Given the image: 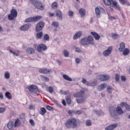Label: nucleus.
<instances>
[{
	"instance_id": "nucleus-1",
	"label": "nucleus",
	"mask_w": 130,
	"mask_h": 130,
	"mask_svg": "<svg viewBox=\"0 0 130 130\" xmlns=\"http://www.w3.org/2000/svg\"><path fill=\"white\" fill-rule=\"evenodd\" d=\"M64 125L67 128H76L78 126L77 119L74 118L69 119L65 122Z\"/></svg>"
},
{
	"instance_id": "nucleus-2",
	"label": "nucleus",
	"mask_w": 130,
	"mask_h": 130,
	"mask_svg": "<svg viewBox=\"0 0 130 130\" xmlns=\"http://www.w3.org/2000/svg\"><path fill=\"white\" fill-rule=\"evenodd\" d=\"M82 45H88V44H94V38L92 36H88V38H85L81 40Z\"/></svg>"
},
{
	"instance_id": "nucleus-3",
	"label": "nucleus",
	"mask_w": 130,
	"mask_h": 130,
	"mask_svg": "<svg viewBox=\"0 0 130 130\" xmlns=\"http://www.w3.org/2000/svg\"><path fill=\"white\" fill-rule=\"evenodd\" d=\"M17 17H18V12L17 10L13 7L10 11V14L8 15V19L10 21H13V20H14L15 18H17Z\"/></svg>"
},
{
	"instance_id": "nucleus-4",
	"label": "nucleus",
	"mask_w": 130,
	"mask_h": 130,
	"mask_svg": "<svg viewBox=\"0 0 130 130\" xmlns=\"http://www.w3.org/2000/svg\"><path fill=\"white\" fill-rule=\"evenodd\" d=\"M29 2H30V3H31V4H33L34 6L38 9V10H40L41 11L44 10V7L41 2L37 0H29Z\"/></svg>"
},
{
	"instance_id": "nucleus-5",
	"label": "nucleus",
	"mask_w": 130,
	"mask_h": 130,
	"mask_svg": "<svg viewBox=\"0 0 130 130\" xmlns=\"http://www.w3.org/2000/svg\"><path fill=\"white\" fill-rule=\"evenodd\" d=\"M27 89L30 93H34V94H36L37 93H39L40 92V90L38 89V87L37 85L33 84L27 87Z\"/></svg>"
},
{
	"instance_id": "nucleus-6",
	"label": "nucleus",
	"mask_w": 130,
	"mask_h": 130,
	"mask_svg": "<svg viewBox=\"0 0 130 130\" xmlns=\"http://www.w3.org/2000/svg\"><path fill=\"white\" fill-rule=\"evenodd\" d=\"M42 18V16H37L35 17H29L28 18H27L25 20V23H29V22H36L37 21H39V20H40Z\"/></svg>"
},
{
	"instance_id": "nucleus-7",
	"label": "nucleus",
	"mask_w": 130,
	"mask_h": 130,
	"mask_svg": "<svg viewBox=\"0 0 130 130\" xmlns=\"http://www.w3.org/2000/svg\"><path fill=\"white\" fill-rule=\"evenodd\" d=\"M104 3L106 6H111L112 4L113 8H115L117 6V2L113 1V0H103Z\"/></svg>"
},
{
	"instance_id": "nucleus-8",
	"label": "nucleus",
	"mask_w": 130,
	"mask_h": 130,
	"mask_svg": "<svg viewBox=\"0 0 130 130\" xmlns=\"http://www.w3.org/2000/svg\"><path fill=\"white\" fill-rule=\"evenodd\" d=\"M47 50V47L44 44H40L38 45L37 50L38 52H41L42 51H45Z\"/></svg>"
},
{
	"instance_id": "nucleus-9",
	"label": "nucleus",
	"mask_w": 130,
	"mask_h": 130,
	"mask_svg": "<svg viewBox=\"0 0 130 130\" xmlns=\"http://www.w3.org/2000/svg\"><path fill=\"white\" fill-rule=\"evenodd\" d=\"M44 27V22L43 21H40L37 24L36 26V31L37 32H40Z\"/></svg>"
},
{
	"instance_id": "nucleus-10",
	"label": "nucleus",
	"mask_w": 130,
	"mask_h": 130,
	"mask_svg": "<svg viewBox=\"0 0 130 130\" xmlns=\"http://www.w3.org/2000/svg\"><path fill=\"white\" fill-rule=\"evenodd\" d=\"M83 96H85V91L83 90H80L74 94V97L76 98H82Z\"/></svg>"
},
{
	"instance_id": "nucleus-11",
	"label": "nucleus",
	"mask_w": 130,
	"mask_h": 130,
	"mask_svg": "<svg viewBox=\"0 0 130 130\" xmlns=\"http://www.w3.org/2000/svg\"><path fill=\"white\" fill-rule=\"evenodd\" d=\"M39 72L41 74H50V73H52V70L46 68H41L39 69Z\"/></svg>"
},
{
	"instance_id": "nucleus-12",
	"label": "nucleus",
	"mask_w": 130,
	"mask_h": 130,
	"mask_svg": "<svg viewBox=\"0 0 130 130\" xmlns=\"http://www.w3.org/2000/svg\"><path fill=\"white\" fill-rule=\"evenodd\" d=\"M113 48L112 46H110L109 47L107 50H105L103 52L104 56H108V55L111 53Z\"/></svg>"
},
{
	"instance_id": "nucleus-13",
	"label": "nucleus",
	"mask_w": 130,
	"mask_h": 130,
	"mask_svg": "<svg viewBox=\"0 0 130 130\" xmlns=\"http://www.w3.org/2000/svg\"><path fill=\"white\" fill-rule=\"evenodd\" d=\"M95 12L96 16H100V14H101L102 12H104V9H103V7H98L95 8Z\"/></svg>"
},
{
	"instance_id": "nucleus-14",
	"label": "nucleus",
	"mask_w": 130,
	"mask_h": 130,
	"mask_svg": "<svg viewBox=\"0 0 130 130\" xmlns=\"http://www.w3.org/2000/svg\"><path fill=\"white\" fill-rule=\"evenodd\" d=\"M98 79L99 80H100V81H107L108 80H109L110 77L108 75H101L98 76Z\"/></svg>"
},
{
	"instance_id": "nucleus-15",
	"label": "nucleus",
	"mask_w": 130,
	"mask_h": 130,
	"mask_svg": "<svg viewBox=\"0 0 130 130\" xmlns=\"http://www.w3.org/2000/svg\"><path fill=\"white\" fill-rule=\"evenodd\" d=\"M116 127H117V123H114L107 126L105 130H113Z\"/></svg>"
},
{
	"instance_id": "nucleus-16",
	"label": "nucleus",
	"mask_w": 130,
	"mask_h": 130,
	"mask_svg": "<svg viewBox=\"0 0 130 130\" xmlns=\"http://www.w3.org/2000/svg\"><path fill=\"white\" fill-rule=\"evenodd\" d=\"M55 14L56 17L58 18L60 20H62V13L61 11L59 10H57L55 11Z\"/></svg>"
},
{
	"instance_id": "nucleus-17",
	"label": "nucleus",
	"mask_w": 130,
	"mask_h": 130,
	"mask_svg": "<svg viewBox=\"0 0 130 130\" xmlns=\"http://www.w3.org/2000/svg\"><path fill=\"white\" fill-rule=\"evenodd\" d=\"M30 26H31V25H30L29 24H25V25L21 26L20 27V29L21 31H27V30H28V29H29V28H30Z\"/></svg>"
},
{
	"instance_id": "nucleus-18",
	"label": "nucleus",
	"mask_w": 130,
	"mask_h": 130,
	"mask_svg": "<svg viewBox=\"0 0 130 130\" xmlns=\"http://www.w3.org/2000/svg\"><path fill=\"white\" fill-rule=\"evenodd\" d=\"M107 86V84L106 83H103V84H100L98 86V89L99 91H102V90H104Z\"/></svg>"
},
{
	"instance_id": "nucleus-19",
	"label": "nucleus",
	"mask_w": 130,
	"mask_h": 130,
	"mask_svg": "<svg viewBox=\"0 0 130 130\" xmlns=\"http://www.w3.org/2000/svg\"><path fill=\"white\" fill-rule=\"evenodd\" d=\"M26 53H28V54H34L35 53V50L31 47L26 49Z\"/></svg>"
},
{
	"instance_id": "nucleus-20",
	"label": "nucleus",
	"mask_w": 130,
	"mask_h": 130,
	"mask_svg": "<svg viewBox=\"0 0 130 130\" xmlns=\"http://www.w3.org/2000/svg\"><path fill=\"white\" fill-rule=\"evenodd\" d=\"M90 34L93 36L95 40H99L100 39V36L97 32H91Z\"/></svg>"
},
{
	"instance_id": "nucleus-21",
	"label": "nucleus",
	"mask_w": 130,
	"mask_h": 130,
	"mask_svg": "<svg viewBox=\"0 0 130 130\" xmlns=\"http://www.w3.org/2000/svg\"><path fill=\"white\" fill-rule=\"evenodd\" d=\"M124 49H125V44L121 42L120 44V48H118V50L120 51V52H122Z\"/></svg>"
},
{
	"instance_id": "nucleus-22",
	"label": "nucleus",
	"mask_w": 130,
	"mask_h": 130,
	"mask_svg": "<svg viewBox=\"0 0 130 130\" xmlns=\"http://www.w3.org/2000/svg\"><path fill=\"white\" fill-rule=\"evenodd\" d=\"M82 36V32L78 31L76 34H75L73 37V39L75 40V39H78V38H80Z\"/></svg>"
},
{
	"instance_id": "nucleus-23",
	"label": "nucleus",
	"mask_w": 130,
	"mask_h": 130,
	"mask_svg": "<svg viewBox=\"0 0 130 130\" xmlns=\"http://www.w3.org/2000/svg\"><path fill=\"white\" fill-rule=\"evenodd\" d=\"M79 14L81 15V17H84L86 16V10L83 8H81L79 11Z\"/></svg>"
},
{
	"instance_id": "nucleus-24",
	"label": "nucleus",
	"mask_w": 130,
	"mask_h": 130,
	"mask_svg": "<svg viewBox=\"0 0 130 130\" xmlns=\"http://www.w3.org/2000/svg\"><path fill=\"white\" fill-rule=\"evenodd\" d=\"M119 2L122 5H126V6H130L129 2L127 0H119Z\"/></svg>"
},
{
	"instance_id": "nucleus-25",
	"label": "nucleus",
	"mask_w": 130,
	"mask_h": 130,
	"mask_svg": "<svg viewBox=\"0 0 130 130\" xmlns=\"http://www.w3.org/2000/svg\"><path fill=\"white\" fill-rule=\"evenodd\" d=\"M116 110L118 114H119L120 115L123 114V111H122V109L121 108H120V107H117Z\"/></svg>"
},
{
	"instance_id": "nucleus-26",
	"label": "nucleus",
	"mask_w": 130,
	"mask_h": 130,
	"mask_svg": "<svg viewBox=\"0 0 130 130\" xmlns=\"http://www.w3.org/2000/svg\"><path fill=\"white\" fill-rule=\"evenodd\" d=\"M62 77L64 80H66V81H69V82H72V81H73V79L67 75L63 74Z\"/></svg>"
},
{
	"instance_id": "nucleus-27",
	"label": "nucleus",
	"mask_w": 130,
	"mask_h": 130,
	"mask_svg": "<svg viewBox=\"0 0 130 130\" xmlns=\"http://www.w3.org/2000/svg\"><path fill=\"white\" fill-rule=\"evenodd\" d=\"M66 102L68 105H71L72 103V100L71 99V94L66 97Z\"/></svg>"
},
{
	"instance_id": "nucleus-28",
	"label": "nucleus",
	"mask_w": 130,
	"mask_h": 130,
	"mask_svg": "<svg viewBox=\"0 0 130 130\" xmlns=\"http://www.w3.org/2000/svg\"><path fill=\"white\" fill-rule=\"evenodd\" d=\"M5 96L8 98L9 100H12V98H13V96H12V94L10 93V92L7 91L5 93Z\"/></svg>"
},
{
	"instance_id": "nucleus-29",
	"label": "nucleus",
	"mask_w": 130,
	"mask_h": 130,
	"mask_svg": "<svg viewBox=\"0 0 130 130\" xmlns=\"http://www.w3.org/2000/svg\"><path fill=\"white\" fill-rule=\"evenodd\" d=\"M129 54V49L126 48L123 50V55H128Z\"/></svg>"
},
{
	"instance_id": "nucleus-30",
	"label": "nucleus",
	"mask_w": 130,
	"mask_h": 130,
	"mask_svg": "<svg viewBox=\"0 0 130 130\" xmlns=\"http://www.w3.org/2000/svg\"><path fill=\"white\" fill-rule=\"evenodd\" d=\"M7 127H8L9 129H12L14 127V122L9 121L7 124Z\"/></svg>"
},
{
	"instance_id": "nucleus-31",
	"label": "nucleus",
	"mask_w": 130,
	"mask_h": 130,
	"mask_svg": "<svg viewBox=\"0 0 130 130\" xmlns=\"http://www.w3.org/2000/svg\"><path fill=\"white\" fill-rule=\"evenodd\" d=\"M42 36H43V32H42V31H41L37 34L36 38L37 39H41Z\"/></svg>"
},
{
	"instance_id": "nucleus-32",
	"label": "nucleus",
	"mask_w": 130,
	"mask_h": 130,
	"mask_svg": "<svg viewBox=\"0 0 130 130\" xmlns=\"http://www.w3.org/2000/svg\"><path fill=\"white\" fill-rule=\"evenodd\" d=\"M45 113H46V109H45V108H41L40 109V114L41 115H44V114H45Z\"/></svg>"
},
{
	"instance_id": "nucleus-33",
	"label": "nucleus",
	"mask_w": 130,
	"mask_h": 130,
	"mask_svg": "<svg viewBox=\"0 0 130 130\" xmlns=\"http://www.w3.org/2000/svg\"><path fill=\"white\" fill-rule=\"evenodd\" d=\"M9 52H10V53H12L13 54H14V55H16V56H18V55L20 54V51H17V52H16L13 51V50H12L11 49L9 50Z\"/></svg>"
},
{
	"instance_id": "nucleus-34",
	"label": "nucleus",
	"mask_w": 130,
	"mask_h": 130,
	"mask_svg": "<svg viewBox=\"0 0 130 130\" xmlns=\"http://www.w3.org/2000/svg\"><path fill=\"white\" fill-rule=\"evenodd\" d=\"M20 124H21V123L20 122V120L19 119H16L14 123L15 127H17V126H19Z\"/></svg>"
},
{
	"instance_id": "nucleus-35",
	"label": "nucleus",
	"mask_w": 130,
	"mask_h": 130,
	"mask_svg": "<svg viewBox=\"0 0 130 130\" xmlns=\"http://www.w3.org/2000/svg\"><path fill=\"white\" fill-rule=\"evenodd\" d=\"M51 7L54 10L55 9H57L58 8V5L57 3L56 2H53L52 5H51Z\"/></svg>"
},
{
	"instance_id": "nucleus-36",
	"label": "nucleus",
	"mask_w": 130,
	"mask_h": 130,
	"mask_svg": "<svg viewBox=\"0 0 130 130\" xmlns=\"http://www.w3.org/2000/svg\"><path fill=\"white\" fill-rule=\"evenodd\" d=\"M112 37L113 39H117L119 37V35H117L116 33L112 34Z\"/></svg>"
},
{
	"instance_id": "nucleus-37",
	"label": "nucleus",
	"mask_w": 130,
	"mask_h": 130,
	"mask_svg": "<svg viewBox=\"0 0 130 130\" xmlns=\"http://www.w3.org/2000/svg\"><path fill=\"white\" fill-rule=\"evenodd\" d=\"M52 25L56 28H57L58 26H59V24L57 21H53L52 23Z\"/></svg>"
},
{
	"instance_id": "nucleus-38",
	"label": "nucleus",
	"mask_w": 130,
	"mask_h": 130,
	"mask_svg": "<svg viewBox=\"0 0 130 130\" xmlns=\"http://www.w3.org/2000/svg\"><path fill=\"white\" fill-rule=\"evenodd\" d=\"M60 93L63 94V95H70V91L69 90H67L66 91L60 90Z\"/></svg>"
},
{
	"instance_id": "nucleus-39",
	"label": "nucleus",
	"mask_w": 130,
	"mask_h": 130,
	"mask_svg": "<svg viewBox=\"0 0 130 130\" xmlns=\"http://www.w3.org/2000/svg\"><path fill=\"white\" fill-rule=\"evenodd\" d=\"M48 92H49L50 94H52V93H53V91H54L53 87L51 86H49L48 87Z\"/></svg>"
},
{
	"instance_id": "nucleus-40",
	"label": "nucleus",
	"mask_w": 130,
	"mask_h": 130,
	"mask_svg": "<svg viewBox=\"0 0 130 130\" xmlns=\"http://www.w3.org/2000/svg\"><path fill=\"white\" fill-rule=\"evenodd\" d=\"M96 82H93L92 83H89V82H87L86 85L87 86H96Z\"/></svg>"
},
{
	"instance_id": "nucleus-41",
	"label": "nucleus",
	"mask_w": 130,
	"mask_h": 130,
	"mask_svg": "<svg viewBox=\"0 0 130 130\" xmlns=\"http://www.w3.org/2000/svg\"><path fill=\"white\" fill-rule=\"evenodd\" d=\"M86 124L87 126H91V125H92V122H91V120H87L86 121Z\"/></svg>"
},
{
	"instance_id": "nucleus-42",
	"label": "nucleus",
	"mask_w": 130,
	"mask_h": 130,
	"mask_svg": "<svg viewBox=\"0 0 130 130\" xmlns=\"http://www.w3.org/2000/svg\"><path fill=\"white\" fill-rule=\"evenodd\" d=\"M85 100H86L85 99H81V100H80V99H77V103H78L79 104H81V103H83V102H84Z\"/></svg>"
},
{
	"instance_id": "nucleus-43",
	"label": "nucleus",
	"mask_w": 130,
	"mask_h": 130,
	"mask_svg": "<svg viewBox=\"0 0 130 130\" xmlns=\"http://www.w3.org/2000/svg\"><path fill=\"white\" fill-rule=\"evenodd\" d=\"M5 77L6 79H10V73L8 72H5Z\"/></svg>"
},
{
	"instance_id": "nucleus-44",
	"label": "nucleus",
	"mask_w": 130,
	"mask_h": 130,
	"mask_svg": "<svg viewBox=\"0 0 130 130\" xmlns=\"http://www.w3.org/2000/svg\"><path fill=\"white\" fill-rule=\"evenodd\" d=\"M63 54L66 57H68V56H69L70 54L69 53V52L68 51H67L66 50H64Z\"/></svg>"
},
{
	"instance_id": "nucleus-45",
	"label": "nucleus",
	"mask_w": 130,
	"mask_h": 130,
	"mask_svg": "<svg viewBox=\"0 0 130 130\" xmlns=\"http://www.w3.org/2000/svg\"><path fill=\"white\" fill-rule=\"evenodd\" d=\"M25 117H26L25 113H22L20 114V119H25Z\"/></svg>"
},
{
	"instance_id": "nucleus-46",
	"label": "nucleus",
	"mask_w": 130,
	"mask_h": 130,
	"mask_svg": "<svg viewBox=\"0 0 130 130\" xmlns=\"http://www.w3.org/2000/svg\"><path fill=\"white\" fill-rule=\"evenodd\" d=\"M119 78H120L119 75L116 74L115 75V80H116V82H118L119 81Z\"/></svg>"
},
{
	"instance_id": "nucleus-47",
	"label": "nucleus",
	"mask_w": 130,
	"mask_h": 130,
	"mask_svg": "<svg viewBox=\"0 0 130 130\" xmlns=\"http://www.w3.org/2000/svg\"><path fill=\"white\" fill-rule=\"evenodd\" d=\"M44 40H49V36H48L47 34H46L44 37Z\"/></svg>"
},
{
	"instance_id": "nucleus-48",
	"label": "nucleus",
	"mask_w": 130,
	"mask_h": 130,
	"mask_svg": "<svg viewBox=\"0 0 130 130\" xmlns=\"http://www.w3.org/2000/svg\"><path fill=\"white\" fill-rule=\"evenodd\" d=\"M94 112L98 114V115H101L103 113L102 111H94Z\"/></svg>"
},
{
	"instance_id": "nucleus-49",
	"label": "nucleus",
	"mask_w": 130,
	"mask_h": 130,
	"mask_svg": "<svg viewBox=\"0 0 130 130\" xmlns=\"http://www.w3.org/2000/svg\"><path fill=\"white\" fill-rule=\"evenodd\" d=\"M107 91L108 93H110L112 92V88L110 87H108L107 89Z\"/></svg>"
},
{
	"instance_id": "nucleus-50",
	"label": "nucleus",
	"mask_w": 130,
	"mask_h": 130,
	"mask_svg": "<svg viewBox=\"0 0 130 130\" xmlns=\"http://www.w3.org/2000/svg\"><path fill=\"white\" fill-rule=\"evenodd\" d=\"M110 113L112 116H114V115H115V111H111L110 110Z\"/></svg>"
},
{
	"instance_id": "nucleus-51",
	"label": "nucleus",
	"mask_w": 130,
	"mask_h": 130,
	"mask_svg": "<svg viewBox=\"0 0 130 130\" xmlns=\"http://www.w3.org/2000/svg\"><path fill=\"white\" fill-rule=\"evenodd\" d=\"M6 111V108H0V113H3Z\"/></svg>"
},
{
	"instance_id": "nucleus-52",
	"label": "nucleus",
	"mask_w": 130,
	"mask_h": 130,
	"mask_svg": "<svg viewBox=\"0 0 130 130\" xmlns=\"http://www.w3.org/2000/svg\"><path fill=\"white\" fill-rule=\"evenodd\" d=\"M29 122L32 126H34V125H35V123L34 122V121L33 120V119H30Z\"/></svg>"
},
{
	"instance_id": "nucleus-53",
	"label": "nucleus",
	"mask_w": 130,
	"mask_h": 130,
	"mask_svg": "<svg viewBox=\"0 0 130 130\" xmlns=\"http://www.w3.org/2000/svg\"><path fill=\"white\" fill-rule=\"evenodd\" d=\"M121 81H123V82H124L125 81H126V77H125V76H121Z\"/></svg>"
},
{
	"instance_id": "nucleus-54",
	"label": "nucleus",
	"mask_w": 130,
	"mask_h": 130,
	"mask_svg": "<svg viewBox=\"0 0 130 130\" xmlns=\"http://www.w3.org/2000/svg\"><path fill=\"white\" fill-rule=\"evenodd\" d=\"M68 14L70 17H73V16H74V12L73 11H69Z\"/></svg>"
},
{
	"instance_id": "nucleus-55",
	"label": "nucleus",
	"mask_w": 130,
	"mask_h": 130,
	"mask_svg": "<svg viewBox=\"0 0 130 130\" xmlns=\"http://www.w3.org/2000/svg\"><path fill=\"white\" fill-rule=\"evenodd\" d=\"M75 61L77 63H80V62H81V59H80V58H76L75 59Z\"/></svg>"
},
{
	"instance_id": "nucleus-56",
	"label": "nucleus",
	"mask_w": 130,
	"mask_h": 130,
	"mask_svg": "<svg viewBox=\"0 0 130 130\" xmlns=\"http://www.w3.org/2000/svg\"><path fill=\"white\" fill-rule=\"evenodd\" d=\"M43 79H44V81H45V82H48L49 81V78H48V77L44 76Z\"/></svg>"
},
{
	"instance_id": "nucleus-57",
	"label": "nucleus",
	"mask_w": 130,
	"mask_h": 130,
	"mask_svg": "<svg viewBox=\"0 0 130 130\" xmlns=\"http://www.w3.org/2000/svg\"><path fill=\"white\" fill-rule=\"evenodd\" d=\"M125 105H126V103H124V102H122L120 104V106H121V107H125Z\"/></svg>"
},
{
	"instance_id": "nucleus-58",
	"label": "nucleus",
	"mask_w": 130,
	"mask_h": 130,
	"mask_svg": "<svg viewBox=\"0 0 130 130\" xmlns=\"http://www.w3.org/2000/svg\"><path fill=\"white\" fill-rule=\"evenodd\" d=\"M46 109L48 110H52L53 108L52 107H51L50 106H47L46 107Z\"/></svg>"
},
{
	"instance_id": "nucleus-59",
	"label": "nucleus",
	"mask_w": 130,
	"mask_h": 130,
	"mask_svg": "<svg viewBox=\"0 0 130 130\" xmlns=\"http://www.w3.org/2000/svg\"><path fill=\"white\" fill-rule=\"evenodd\" d=\"M125 108L127 109V110L130 111V106L129 105L126 104L125 105Z\"/></svg>"
},
{
	"instance_id": "nucleus-60",
	"label": "nucleus",
	"mask_w": 130,
	"mask_h": 130,
	"mask_svg": "<svg viewBox=\"0 0 130 130\" xmlns=\"http://www.w3.org/2000/svg\"><path fill=\"white\" fill-rule=\"evenodd\" d=\"M116 10L118 11H120V7L119 5H117L115 7Z\"/></svg>"
},
{
	"instance_id": "nucleus-61",
	"label": "nucleus",
	"mask_w": 130,
	"mask_h": 130,
	"mask_svg": "<svg viewBox=\"0 0 130 130\" xmlns=\"http://www.w3.org/2000/svg\"><path fill=\"white\" fill-rule=\"evenodd\" d=\"M62 104H63L64 106H67V103L66 102V101H64V100H63L62 101Z\"/></svg>"
},
{
	"instance_id": "nucleus-62",
	"label": "nucleus",
	"mask_w": 130,
	"mask_h": 130,
	"mask_svg": "<svg viewBox=\"0 0 130 130\" xmlns=\"http://www.w3.org/2000/svg\"><path fill=\"white\" fill-rule=\"evenodd\" d=\"M81 50L80 48H76V52H81Z\"/></svg>"
},
{
	"instance_id": "nucleus-63",
	"label": "nucleus",
	"mask_w": 130,
	"mask_h": 130,
	"mask_svg": "<svg viewBox=\"0 0 130 130\" xmlns=\"http://www.w3.org/2000/svg\"><path fill=\"white\" fill-rule=\"evenodd\" d=\"M48 14L49 17H53V16H54V13H52L51 12H49Z\"/></svg>"
},
{
	"instance_id": "nucleus-64",
	"label": "nucleus",
	"mask_w": 130,
	"mask_h": 130,
	"mask_svg": "<svg viewBox=\"0 0 130 130\" xmlns=\"http://www.w3.org/2000/svg\"><path fill=\"white\" fill-rule=\"evenodd\" d=\"M0 99H4V94H3V93H0Z\"/></svg>"
}]
</instances>
